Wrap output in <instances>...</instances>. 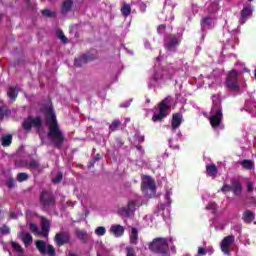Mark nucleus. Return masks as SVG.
I'll return each instance as SVG.
<instances>
[{
    "label": "nucleus",
    "instance_id": "37",
    "mask_svg": "<svg viewBox=\"0 0 256 256\" xmlns=\"http://www.w3.org/2000/svg\"><path fill=\"white\" fill-rule=\"evenodd\" d=\"M29 179V174L25 172H20L17 174V181L19 183H23L24 181H27Z\"/></svg>",
    "mask_w": 256,
    "mask_h": 256
},
{
    "label": "nucleus",
    "instance_id": "16",
    "mask_svg": "<svg viewBox=\"0 0 256 256\" xmlns=\"http://www.w3.org/2000/svg\"><path fill=\"white\" fill-rule=\"evenodd\" d=\"M110 231L116 237H123V235H125V228L123 226H121L120 224L112 225L110 228Z\"/></svg>",
    "mask_w": 256,
    "mask_h": 256
},
{
    "label": "nucleus",
    "instance_id": "51",
    "mask_svg": "<svg viewBox=\"0 0 256 256\" xmlns=\"http://www.w3.org/2000/svg\"><path fill=\"white\" fill-rule=\"evenodd\" d=\"M100 159H101V154H96L93 160L97 163V161H99Z\"/></svg>",
    "mask_w": 256,
    "mask_h": 256
},
{
    "label": "nucleus",
    "instance_id": "21",
    "mask_svg": "<svg viewBox=\"0 0 256 256\" xmlns=\"http://www.w3.org/2000/svg\"><path fill=\"white\" fill-rule=\"evenodd\" d=\"M71 9H73V0H65L62 3L61 13L63 15H66V13H69V11H71Z\"/></svg>",
    "mask_w": 256,
    "mask_h": 256
},
{
    "label": "nucleus",
    "instance_id": "43",
    "mask_svg": "<svg viewBox=\"0 0 256 256\" xmlns=\"http://www.w3.org/2000/svg\"><path fill=\"white\" fill-rule=\"evenodd\" d=\"M6 186L8 187V189H13V187H15V179L8 178L6 181Z\"/></svg>",
    "mask_w": 256,
    "mask_h": 256
},
{
    "label": "nucleus",
    "instance_id": "36",
    "mask_svg": "<svg viewBox=\"0 0 256 256\" xmlns=\"http://www.w3.org/2000/svg\"><path fill=\"white\" fill-rule=\"evenodd\" d=\"M207 211H211L212 215H217V203L210 202L206 206Z\"/></svg>",
    "mask_w": 256,
    "mask_h": 256
},
{
    "label": "nucleus",
    "instance_id": "27",
    "mask_svg": "<svg viewBox=\"0 0 256 256\" xmlns=\"http://www.w3.org/2000/svg\"><path fill=\"white\" fill-rule=\"evenodd\" d=\"M7 95L9 97V99H11L12 101H15L17 99V96L19 95V92L17 91L16 87H10Z\"/></svg>",
    "mask_w": 256,
    "mask_h": 256
},
{
    "label": "nucleus",
    "instance_id": "34",
    "mask_svg": "<svg viewBox=\"0 0 256 256\" xmlns=\"http://www.w3.org/2000/svg\"><path fill=\"white\" fill-rule=\"evenodd\" d=\"M41 13L44 17H48L50 19H55V17H57V13L55 11H51L49 9H44L41 11Z\"/></svg>",
    "mask_w": 256,
    "mask_h": 256
},
{
    "label": "nucleus",
    "instance_id": "35",
    "mask_svg": "<svg viewBox=\"0 0 256 256\" xmlns=\"http://www.w3.org/2000/svg\"><path fill=\"white\" fill-rule=\"evenodd\" d=\"M136 207H137V203L135 202V200L128 201L127 209L131 215H133V213H135Z\"/></svg>",
    "mask_w": 256,
    "mask_h": 256
},
{
    "label": "nucleus",
    "instance_id": "5",
    "mask_svg": "<svg viewBox=\"0 0 256 256\" xmlns=\"http://www.w3.org/2000/svg\"><path fill=\"white\" fill-rule=\"evenodd\" d=\"M41 231H39V226L35 223H30V231L31 233H35L36 235H43L46 239L49 237V231H51V221L47 219L45 216L41 217L40 223Z\"/></svg>",
    "mask_w": 256,
    "mask_h": 256
},
{
    "label": "nucleus",
    "instance_id": "20",
    "mask_svg": "<svg viewBox=\"0 0 256 256\" xmlns=\"http://www.w3.org/2000/svg\"><path fill=\"white\" fill-rule=\"evenodd\" d=\"M179 45V39L175 36H170L169 42L166 44V49L168 51H175L176 47Z\"/></svg>",
    "mask_w": 256,
    "mask_h": 256
},
{
    "label": "nucleus",
    "instance_id": "30",
    "mask_svg": "<svg viewBox=\"0 0 256 256\" xmlns=\"http://www.w3.org/2000/svg\"><path fill=\"white\" fill-rule=\"evenodd\" d=\"M13 143V136L8 134L2 137V147H9Z\"/></svg>",
    "mask_w": 256,
    "mask_h": 256
},
{
    "label": "nucleus",
    "instance_id": "33",
    "mask_svg": "<svg viewBox=\"0 0 256 256\" xmlns=\"http://www.w3.org/2000/svg\"><path fill=\"white\" fill-rule=\"evenodd\" d=\"M11 246L16 253H19L18 256H25V254H23V247H21V244L12 241Z\"/></svg>",
    "mask_w": 256,
    "mask_h": 256
},
{
    "label": "nucleus",
    "instance_id": "3",
    "mask_svg": "<svg viewBox=\"0 0 256 256\" xmlns=\"http://www.w3.org/2000/svg\"><path fill=\"white\" fill-rule=\"evenodd\" d=\"M40 205L44 211H49L57 205V198L55 194L50 190H44L40 193L39 197Z\"/></svg>",
    "mask_w": 256,
    "mask_h": 256
},
{
    "label": "nucleus",
    "instance_id": "59",
    "mask_svg": "<svg viewBox=\"0 0 256 256\" xmlns=\"http://www.w3.org/2000/svg\"><path fill=\"white\" fill-rule=\"evenodd\" d=\"M97 256H101V254H98Z\"/></svg>",
    "mask_w": 256,
    "mask_h": 256
},
{
    "label": "nucleus",
    "instance_id": "28",
    "mask_svg": "<svg viewBox=\"0 0 256 256\" xmlns=\"http://www.w3.org/2000/svg\"><path fill=\"white\" fill-rule=\"evenodd\" d=\"M240 164L244 169H247L248 171H251L255 168V163H253L252 160L249 159L243 160Z\"/></svg>",
    "mask_w": 256,
    "mask_h": 256
},
{
    "label": "nucleus",
    "instance_id": "31",
    "mask_svg": "<svg viewBox=\"0 0 256 256\" xmlns=\"http://www.w3.org/2000/svg\"><path fill=\"white\" fill-rule=\"evenodd\" d=\"M211 23H213V18L211 16H206L201 20V27L205 29V27H211Z\"/></svg>",
    "mask_w": 256,
    "mask_h": 256
},
{
    "label": "nucleus",
    "instance_id": "2",
    "mask_svg": "<svg viewBox=\"0 0 256 256\" xmlns=\"http://www.w3.org/2000/svg\"><path fill=\"white\" fill-rule=\"evenodd\" d=\"M171 109V97H166L157 104L158 113H154L152 121L154 123H161L164 119H167V113Z\"/></svg>",
    "mask_w": 256,
    "mask_h": 256
},
{
    "label": "nucleus",
    "instance_id": "46",
    "mask_svg": "<svg viewBox=\"0 0 256 256\" xmlns=\"http://www.w3.org/2000/svg\"><path fill=\"white\" fill-rule=\"evenodd\" d=\"M166 28H167V26H165L164 24L159 25L157 28V32L159 33V35L165 33Z\"/></svg>",
    "mask_w": 256,
    "mask_h": 256
},
{
    "label": "nucleus",
    "instance_id": "23",
    "mask_svg": "<svg viewBox=\"0 0 256 256\" xmlns=\"http://www.w3.org/2000/svg\"><path fill=\"white\" fill-rule=\"evenodd\" d=\"M21 239L22 242L24 243L25 247H29L31 243H33V236L30 233H21Z\"/></svg>",
    "mask_w": 256,
    "mask_h": 256
},
{
    "label": "nucleus",
    "instance_id": "54",
    "mask_svg": "<svg viewBox=\"0 0 256 256\" xmlns=\"http://www.w3.org/2000/svg\"><path fill=\"white\" fill-rule=\"evenodd\" d=\"M254 79L256 80V69L254 70Z\"/></svg>",
    "mask_w": 256,
    "mask_h": 256
},
{
    "label": "nucleus",
    "instance_id": "22",
    "mask_svg": "<svg viewBox=\"0 0 256 256\" xmlns=\"http://www.w3.org/2000/svg\"><path fill=\"white\" fill-rule=\"evenodd\" d=\"M130 243L132 245H137L138 241H139V230L135 227H133L131 229V233H130Z\"/></svg>",
    "mask_w": 256,
    "mask_h": 256
},
{
    "label": "nucleus",
    "instance_id": "57",
    "mask_svg": "<svg viewBox=\"0 0 256 256\" xmlns=\"http://www.w3.org/2000/svg\"><path fill=\"white\" fill-rule=\"evenodd\" d=\"M250 3H251V1H253V0H248Z\"/></svg>",
    "mask_w": 256,
    "mask_h": 256
},
{
    "label": "nucleus",
    "instance_id": "4",
    "mask_svg": "<svg viewBox=\"0 0 256 256\" xmlns=\"http://www.w3.org/2000/svg\"><path fill=\"white\" fill-rule=\"evenodd\" d=\"M149 249L152 253H157L158 255H167L169 253V243L167 238H155L149 244Z\"/></svg>",
    "mask_w": 256,
    "mask_h": 256
},
{
    "label": "nucleus",
    "instance_id": "26",
    "mask_svg": "<svg viewBox=\"0 0 256 256\" xmlns=\"http://www.w3.org/2000/svg\"><path fill=\"white\" fill-rule=\"evenodd\" d=\"M76 237L81 241V243H87V231L76 230Z\"/></svg>",
    "mask_w": 256,
    "mask_h": 256
},
{
    "label": "nucleus",
    "instance_id": "29",
    "mask_svg": "<svg viewBox=\"0 0 256 256\" xmlns=\"http://www.w3.org/2000/svg\"><path fill=\"white\" fill-rule=\"evenodd\" d=\"M118 215L120 217H125V219H129V217H131V212L127 207H121L118 209Z\"/></svg>",
    "mask_w": 256,
    "mask_h": 256
},
{
    "label": "nucleus",
    "instance_id": "17",
    "mask_svg": "<svg viewBox=\"0 0 256 256\" xmlns=\"http://www.w3.org/2000/svg\"><path fill=\"white\" fill-rule=\"evenodd\" d=\"M231 191L236 197H239L241 193H243V186L241 185V182H239V180H235L232 182Z\"/></svg>",
    "mask_w": 256,
    "mask_h": 256
},
{
    "label": "nucleus",
    "instance_id": "11",
    "mask_svg": "<svg viewBox=\"0 0 256 256\" xmlns=\"http://www.w3.org/2000/svg\"><path fill=\"white\" fill-rule=\"evenodd\" d=\"M54 242L58 247H63V245L71 243V235L65 231L58 232L54 237Z\"/></svg>",
    "mask_w": 256,
    "mask_h": 256
},
{
    "label": "nucleus",
    "instance_id": "9",
    "mask_svg": "<svg viewBox=\"0 0 256 256\" xmlns=\"http://www.w3.org/2000/svg\"><path fill=\"white\" fill-rule=\"evenodd\" d=\"M212 111H214V113L209 118L210 125L212 129H219L221 123H223V110L217 106L216 110L213 108Z\"/></svg>",
    "mask_w": 256,
    "mask_h": 256
},
{
    "label": "nucleus",
    "instance_id": "45",
    "mask_svg": "<svg viewBox=\"0 0 256 256\" xmlns=\"http://www.w3.org/2000/svg\"><path fill=\"white\" fill-rule=\"evenodd\" d=\"M232 185L224 184L221 188L222 193H229L231 191Z\"/></svg>",
    "mask_w": 256,
    "mask_h": 256
},
{
    "label": "nucleus",
    "instance_id": "7",
    "mask_svg": "<svg viewBox=\"0 0 256 256\" xmlns=\"http://www.w3.org/2000/svg\"><path fill=\"white\" fill-rule=\"evenodd\" d=\"M225 87L229 91H239V73L237 70H231L227 77L225 82Z\"/></svg>",
    "mask_w": 256,
    "mask_h": 256
},
{
    "label": "nucleus",
    "instance_id": "58",
    "mask_svg": "<svg viewBox=\"0 0 256 256\" xmlns=\"http://www.w3.org/2000/svg\"><path fill=\"white\" fill-rule=\"evenodd\" d=\"M1 17H3V15H0V19H1Z\"/></svg>",
    "mask_w": 256,
    "mask_h": 256
},
{
    "label": "nucleus",
    "instance_id": "53",
    "mask_svg": "<svg viewBox=\"0 0 256 256\" xmlns=\"http://www.w3.org/2000/svg\"><path fill=\"white\" fill-rule=\"evenodd\" d=\"M245 73H249V68H244Z\"/></svg>",
    "mask_w": 256,
    "mask_h": 256
},
{
    "label": "nucleus",
    "instance_id": "39",
    "mask_svg": "<svg viewBox=\"0 0 256 256\" xmlns=\"http://www.w3.org/2000/svg\"><path fill=\"white\" fill-rule=\"evenodd\" d=\"M10 111L7 107H0V120L3 121L7 115H9Z\"/></svg>",
    "mask_w": 256,
    "mask_h": 256
},
{
    "label": "nucleus",
    "instance_id": "48",
    "mask_svg": "<svg viewBox=\"0 0 256 256\" xmlns=\"http://www.w3.org/2000/svg\"><path fill=\"white\" fill-rule=\"evenodd\" d=\"M198 255H207V250L203 247L198 248Z\"/></svg>",
    "mask_w": 256,
    "mask_h": 256
},
{
    "label": "nucleus",
    "instance_id": "32",
    "mask_svg": "<svg viewBox=\"0 0 256 256\" xmlns=\"http://www.w3.org/2000/svg\"><path fill=\"white\" fill-rule=\"evenodd\" d=\"M121 13L123 17H129V15H131V5L124 3L121 8Z\"/></svg>",
    "mask_w": 256,
    "mask_h": 256
},
{
    "label": "nucleus",
    "instance_id": "52",
    "mask_svg": "<svg viewBox=\"0 0 256 256\" xmlns=\"http://www.w3.org/2000/svg\"><path fill=\"white\" fill-rule=\"evenodd\" d=\"M25 3L28 7H31V0H25Z\"/></svg>",
    "mask_w": 256,
    "mask_h": 256
},
{
    "label": "nucleus",
    "instance_id": "38",
    "mask_svg": "<svg viewBox=\"0 0 256 256\" xmlns=\"http://www.w3.org/2000/svg\"><path fill=\"white\" fill-rule=\"evenodd\" d=\"M56 35L58 39L62 41V43H69V39L65 37V33H63V30H57Z\"/></svg>",
    "mask_w": 256,
    "mask_h": 256
},
{
    "label": "nucleus",
    "instance_id": "8",
    "mask_svg": "<svg viewBox=\"0 0 256 256\" xmlns=\"http://www.w3.org/2000/svg\"><path fill=\"white\" fill-rule=\"evenodd\" d=\"M36 249L41 255L55 256V247L51 244L47 245V242L43 240H36L35 242Z\"/></svg>",
    "mask_w": 256,
    "mask_h": 256
},
{
    "label": "nucleus",
    "instance_id": "40",
    "mask_svg": "<svg viewBox=\"0 0 256 256\" xmlns=\"http://www.w3.org/2000/svg\"><path fill=\"white\" fill-rule=\"evenodd\" d=\"M9 233H11V228H9V226L4 224L0 227V235H9Z\"/></svg>",
    "mask_w": 256,
    "mask_h": 256
},
{
    "label": "nucleus",
    "instance_id": "1",
    "mask_svg": "<svg viewBox=\"0 0 256 256\" xmlns=\"http://www.w3.org/2000/svg\"><path fill=\"white\" fill-rule=\"evenodd\" d=\"M45 113L46 125L48 127L47 137L55 149H63L65 134H63V131H61V128L59 127L55 111H53L52 107H47Z\"/></svg>",
    "mask_w": 256,
    "mask_h": 256
},
{
    "label": "nucleus",
    "instance_id": "13",
    "mask_svg": "<svg viewBox=\"0 0 256 256\" xmlns=\"http://www.w3.org/2000/svg\"><path fill=\"white\" fill-rule=\"evenodd\" d=\"M89 61H95V56L93 54H83L82 56L75 58L74 65L75 67H83V65L89 63Z\"/></svg>",
    "mask_w": 256,
    "mask_h": 256
},
{
    "label": "nucleus",
    "instance_id": "42",
    "mask_svg": "<svg viewBox=\"0 0 256 256\" xmlns=\"http://www.w3.org/2000/svg\"><path fill=\"white\" fill-rule=\"evenodd\" d=\"M63 181V174L59 172L55 178L52 179V183L57 184Z\"/></svg>",
    "mask_w": 256,
    "mask_h": 256
},
{
    "label": "nucleus",
    "instance_id": "19",
    "mask_svg": "<svg viewBox=\"0 0 256 256\" xmlns=\"http://www.w3.org/2000/svg\"><path fill=\"white\" fill-rule=\"evenodd\" d=\"M217 173H219V168H217V165H206V175H208V177H217Z\"/></svg>",
    "mask_w": 256,
    "mask_h": 256
},
{
    "label": "nucleus",
    "instance_id": "55",
    "mask_svg": "<svg viewBox=\"0 0 256 256\" xmlns=\"http://www.w3.org/2000/svg\"><path fill=\"white\" fill-rule=\"evenodd\" d=\"M147 103H150V100H147Z\"/></svg>",
    "mask_w": 256,
    "mask_h": 256
},
{
    "label": "nucleus",
    "instance_id": "44",
    "mask_svg": "<svg viewBox=\"0 0 256 256\" xmlns=\"http://www.w3.org/2000/svg\"><path fill=\"white\" fill-rule=\"evenodd\" d=\"M126 256H137V254L135 253V248L126 247Z\"/></svg>",
    "mask_w": 256,
    "mask_h": 256
},
{
    "label": "nucleus",
    "instance_id": "25",
    "mask_svg": "<svg viewBox=\"0 0 256 256\" xmlns=\"http://www.w3.org/2000/svg\"><path fill=\"white\" fill-rule=\"evenodd\" d=\"M121 127V121L116 119L113 120L112 123L109 125V133H115Z\"/></svg>",
    "mask_w": 256,
    "mask_h": 256
},
{
    "label": "nucleus",
    "instance_id": "56",
    "mask_svg": "<svg viewBox=\"0 0 256 256\" xmlns=\"http://www.w3.org/2000/svg\"><path fill=\"white\" fill-rule=\"evenodd\" d=\"M144 139H145V138H144V137H142V141H144Z\"/></svg>",
    "mask_w": 256,
    "mask_h": 256
},
{
    "label": "nucleus",
    "instance_id": "6",
    "mask_svg": "<svg viewBox=\"0 0 256 256\" xmlns=\"http://www.w3.org/2000/svg\"><path fill=\"white\" fill-rule=\"evenodd\" d=\"M43 126V118L41 116H28L27 118L24 119L22 123V128L26 133H31V129L35 127L36 129H40V127Z\"/></svg>",
    "mask_w": 256,
    "mask_h": 256
},
{
    "label": "nucleus",
    "instance_id": "18",
    "mask_svg": "<svg viewBox=\"0 0 256 256\" xmlns=\"http://www.w3.org/2000/svg\"><path fill=\"white\" fill-rule=\"evenodd\" d=\"M27 167L30 171H32V173H35V171H37L38 173H41V164L33 158L27 164Z\"/></svg>",
    "mask_w": 256,
    "mask_h": 256
},
{
    "label": "nucleus",
    "instance_id": "12",
    "mask_svg": "<svg viewBox=\"0 0 256 256\" xmlns=\"http://www.w3.org/2000/svg\"><path fill=\"white\" fill-rule=\"evenodd\" d=\"M235 243V236L229 235L223 238L220 247L224 255H231V246Z\"/></svg>",
    "mask_w": 256,
    "mask_h": 256
},
{
    "label": "nucleus",
    "instance_id": "49",
    "mask_svg": "<svg viewBox=\"0 0 256 256\" xmlns=\"http://www.w3.org/2000/svg\"><path fill=\"white\" fill-rule=\"evenodd\" d=\"M95 160H90L88 163V169H92V167H95Z\"/></svg>",
    "mask_w": 256,
    "mask_h": 256
},
{
    "label": "nucleus",
    "instance_id": "50",
    "mask_svg": "<svg viewBox=\"0 0 256 256\" xmlns=\"http://www.w3.org/2000/svg\"><path fill=\"white\" fill-rule=\"evenodd\" d=\"M9 217L10 219H17V214L15 212H11Z\"/></svg>",
    "mask_w": 256,
    "mask_h": 256
},
{
    "label": "nucleus",
    "instance_id": "14",
    "mask_svg": "<svg viewBox=\"0 0 256 256\" xmlns=\"http://www.w3.org/2000/svg\"><path fill=\"white\" fill-rule=\"evenodd\" d=\"M181 123H183V114L174 113L172 115V120H171V130L177 131V129L181 127Z\"/></svg>",
    "mask_w": 256,
    "mask_h": 256
},
{
    "label": "nucleus",
    "instance_id": "15",
    "mask_svg": "<svg viewBox=\"0 0 256 256\" xmlns=\"http://www.w3.org/2000/svg\"><path fill=\"white\" fill-rule=\"evenodd\" d=\"M240 15H241V18H240L241 23H245L247 21V18L253 15V8L251 6L244 7L241 10Z\"/></svg>",
    "mask_w": 256,
    "mask_h": 256
},
{
    "label": "nucleus",
    "instance_id": "10",
    "mask_svg": "<svg viewBox=\"0 0 256 256\" xmlns=\"http://www.w3.org/2000/svg\"><path fill=\"white\" fill-rule=\"evenodd\" d=\"M145 179L141 183V191L144 193V195H148V197H151V195H155V180L151 179L149 176H145Z\"/></svg>",
    "mask_w": 256,
    "mask_h": 256
},
{
    "label": "nucleus",
    "instance_id": "47",
    "mask_svg": "<svg viewBox=\"0 0 256 256\" xmlns=\"http://www.w3.org/2000/svg\"><path fill=\"white\" fill-rule=\"evenodd\" d=\"M248 193H253V182H247Z\"/></svg>",
    "mask_w": 256,
    "mask_h": 256
},
{
    "label": "nucleus",
    "instance_id": "24",
    "mask_svg": "<svg viewBox=\"0 0 256 256\" xmlns=\"http://www.w3.org/2000/svg\"><path fill=\"white\" fill-rule=\"evenodd\" d=\"M242 219L245 223H251V221H255V213L251 210H246L242 215Z\"/></svg>",
    "mask_w": 256,
    "mask_h": 256
},
{
    "label": "nucleus",
    "instance_id": "41",
    "mask_svg": "<svg viewBox=\"0 0 256 256\" xmlns=\"http://www.w3.org/2000/svg\"><path fill=\"white\" fill-rule=\"evenodd\" d=\"M96 235H98L99 237H102V235H105V233H107V230L105 229V227L103 226H99L96 230H95Z\"/></svg>",
    "mask_w": 256,
    "mask_h": 256
}]
</instances>
